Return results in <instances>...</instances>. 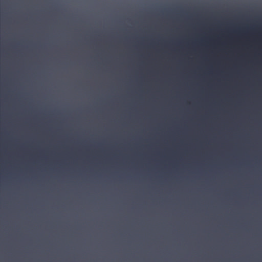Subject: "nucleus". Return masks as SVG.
Segmentation results:
<instances>
[{
	"label": "nucleus",
	"mask_w": 262,
	"mask_h": 262,
	"mask_svg": "<svg viewBox=\"0 0 262 262\" xmlns=\"http://www.w3.org/2000/svg\"><path fill=\"white\" fill-rule=\"evenodd\" d=\"M29 189L30 208L33 213V94L29 93Z\"/></svg>",
	"instance_id": "f257e3e1"
},
{
	"label": "nucleus",
	"mask_w": 262,
	"mask_h": 262,
	"mask_svg": "<svg viewBox=\"0 0 262 262\" xmlns=\"http://www.w3.org/2000/svg\"><path fill=\"white\" fill-rule=\"evenodd\" d=\"M33 32L31 24L30 25V39H29V52H30V92L33 94Z\"/></svg>",
	"instance_id": "f03ea898"
},
{
	"label": "nucleus",
	"mask_w": 262,
	"mask_h": 262,
	"mask_svg": "<svg viewBox=\"0 0 262 262\" xmlns=\"http://www.w3.org/2000/svg\"><path fill=\"white\" fill-rule=\"evenodd\" d=\"M31 16V24L33 26V11L31 10V6H30V16Z\"/></svg>",
	"instance_id": "7ed1b4c3"
},
{
	"label": "nucleus",
	"mask_w": 262,
	"mask_h": 262,
	"mask_svg": "<svg viewBox=\"0 0 262 262\" xmlns=\"http://www.w3.org/2000/svg\"><path fill=\"white\" fill-rule=\"evenodd\" d=\"M31 16V24L33 26V11L31 10V6H30V16Z\"/></svg>",
	"instance_id": "20e7f679"
},
{
	"label": "nucleus",
	"mask_w": 262,
	"mask_h": 262,
	"mask_svg": "<svg viewBox=\"0 0 262 262\" xmlns=\"http://www.w3.org/2000/svg\"><path fill=\"white\" fill-rule=\"evenodd\" d=\"M28 215H29V216L30 217V219H31V218H33V214L32 213H30V214H27Z\"/></svg>",
	"instance_id": "39448f33"
},
{
	"label": "nucleus",
	"mask_w": 262,
	"mask_h": 262,
	"mask_svg": "<svg viewBox=\"0 0 262 262\" xmlns=\"http://www.w3.org/2000/svg\"><path fill=\"white\" fill-rule=\"evenodd\" d=\"M37 213V212H36V210L35 207H34V213Z\"/></svg>",
	"instance_id": "423d86ee"
},
{
	"label": "nucleus",
	"mask_w": 262,
	"mask_h": 262,
	"mask_svg": "<svg viewBox=\"0 0 262 262\" xmlns=\"http://www.w3.org/2000/svg\"><path fill=\"white\" fill-rule=\"evenodd\" d=\"M36 214H37L33 213V215H34V219L35 218V217H36Z\"/></svg>",
	"instance_id": "0eeeda50"
},
{
	"label": "nucleus",
	"mask_w": 262,
	"mask_h": 262,
	"mask_svg": "<svg viewBox=\"0 0 262 262\" xmlns=\"http://www.w3.org/2000/svg\"><path fill=\"white\" fill-rule=\"evenodd\" d=\"M30 6H31V0H30Z\"/></svg>",
	"instance_id": "6e6552de"
},
{
	"label": "nucleus",
	"mask_w": 262,
	"mask_h": 262,
	"mask_svg": "<svg viewBox=\"0 0 262 262\" xmlns=\"http://www.w3.org/2000/svg\"><path fill=\"white\" fill-rule=\"evenodd\" d=\"M30 6H31V0H30Z\"/></svg>",
	"instance_id": "1a4fd4ad"
},
{
	"label": "nucleus",
	"mask_w": 262,
	"mask_h": 262,
	"mask_svg": "<svg viewBox=\"0 0 262 262\" xmlns=\"http://www.w3.org/2000/svg\"><path fill=\"white\" fill-rule=\"evenodd\" d=\"M30 6H31V0H30Z\"/></svg>",
	"instance_id": "9d476101"
},
{
	"label": "nucleus",
	"mask_w": 262,
	"mask_h": 262,
	"mask_svg": "<svg viewBox=\"0 0 262 262\" xmlns=\"http://www.w3.org/2000/svg\"><path fill=\"white\" fill-rule=\"evenodd\" d=\"M30 6H31V0H30Z\"/></svg>",
	"instance_id": "9b49d317"
},
{
	"label": "nucleus",
	"mask_w": 262,
	"mask_h": 262,
	"mask_svg": "<svg viewBox=\"0 0 262 262\" xmlns=\"http://www.w3.org/2000/svg\"><path fill=\"white\" fill-rule=\"evenodd\" d=\"M33 124H34V125L35 124V123H34V122L33 123Z\"/></svg>",
	"instance_id": "f8f14e48"
},
{
	"label": "nucleus",
	"mask_w": 262,
	"mask_h": 262,
	"mask_svg": "<svg viewBox=\"0 0 262 262\" xmlns=\"http://www.w3.org/2000/svg\"><path fill=\"white\" fill-rule=\"evenodd\" d=\"M33 140H35V138H33Z\"/></svg>",
	"instance_id": "ddd939ff"
},
{
	"label": "nucleus",
	"mask_w": 262,
	"mask_h": 262,
	"mask_svg": "<svg viewBox=\"0 0 262 262\" xmlns=\"http://www.w3.org/2000/svg\"><path fill=\"white\" fill-rule=\"evenodd\" d=\"M33 155H34V156L35 155V154H34V153L33 154Z\"/></svg>",
	"instance_id": "4468645a"
}]
</instances>
